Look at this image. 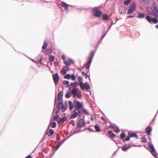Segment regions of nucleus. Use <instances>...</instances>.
I'll return each mask as SVG.
<instances>
[{"mask_svg": "<svg viewBox=\"0 0 158 158\" xmlns=\"http://www.w3.org/2000/svg\"><path fill=\"white\" fill-rule=\"evenodd\" d=\"M95 53V52L94 51H91L90 53L89 57V60L85 65V67L87 69H89V68L90 65L92 60L93 58Z\"/></svg>", "mask_w": 158, "mask_h": 158, "instance_id": "1", "label": "nucleus"}, {"mask_svg": "<svg viewBox=\"0 0 158 158\" xmlns=\"http://www.w3.org/2000/svg\"><path fill=\"white\" fill-rule=\"evenodd\" d=\"M71 92L73 98H75V97L78 98H81V93L78 92V89L77 88L73 89L71 91Z\"/></svg>", "mask_w": 158, "mask_h": 158, "instance_id": "2", "label": "nucleus"}, {"mask_svg": "<svg viewBox=\"0 0 158 158\" xmlns=\"http://www.w3.org/2000/svg\"><path fill=\"white\" fill-rule=\"evenodd\" d=\"M78 115L81 117L82 115V114L81 110L75 108L73 111V113L70 116L71 118H76Z\"/></svg>", "mask_w": 158, "mask_h": 158, "instance_id": "3", "label": "nucleus"}, {"mask_svg": "<svg viewBox=\"0 0 158 158\" xmlns=\"http://www.w3.org/2000/svg\"><path fill=\"white\" fill-rule=\"evenodd\" d=\"M79 85L81 89L83 90L85 89L86 90H88L90 88V86L87 83H85L84 84L82 82H81L79 84Z\"/></svg>", "mask_w": 158, "mask_h": 158, "instance_id": "4", "label": "nucleus"}, {"mask_svg": "<svg viewBox=\"0 0 158 158\" xmlns=\"http://www.w3.org/2000/svg\"><path fill=\"white\" fill-rule=\"evenodd\" d=\"M147 20L149 22H152L153 23H158V21L155 18H151V17L149 16H147L146 17Z\"/></svg>", "mask_w": 158, "mask_h": 158, "instance_id": "5", "label": "nucleus"}, {"mask_svg": "<svg viewBox=\"0 0 158 158\" xmlns=\"http://www.w3.org/2000/svg\"><path fill=\"white\" fill-rule=\"evenodd\" d=\"M52 77L55 84L56 85L59 80V76L57 73L52 75Z\"/></svg>", "mask_w": 158, "mask_h": 158, "instance_id": "6", "label": "nucleus"}, {"mask_svg": "<svg viewBox=\"0 0 158 158\" xmlns=\"http://www.w3.org/2000/svg\"><path fill=\"white\" fill-rule=\"evenodd\" d=\"M135 10V6L134 4H133L131 5L130 8L128 10L127 12L128 14H132Z\"/></svg>", "mask_w": 158, "mask_h": 158, "instance_id": "7", "label": "nucleus"}, {"mask_svg": "<svg viewBox=\"0 0 158 158\" xmlns=\"http://www.w3.org/2000/svg\"><path fill=\"white\" fill-rule=\"evenodd\" d=\"M85 123L84 120L83 119L80 118L77 122V126L79 127H81L85 126Z\"/></svg>", "mask_w": 158, "mask_h": 158, "instance_id": "8", "label": "nucleus"}, {"mask_svg": "<svg viewBox=\"0 0 158 158\" xmlns=\"http://www.w3.org/2000/svg\"><path fill=\"white\" fill-rule=\"evenodd\" d=\"M149 148L151 149V152L152 154V155L156 158H157L156 156V153L154 148L152 145L149 146Z\"/></svg>", "mask_w": 158, "mask_h": 158, "instance_id": "9", "label": "nucleus"}, {"mask_svg": "<svg viewBox=\"0 0 158 158\" xmlns=\"http://www.w3.org/2000/svg\"><path fill=\"white\" fill-rule=\"evenodd\" d=\"M83 107V103L77 101L76 103L75 107L76 109L81 110Z\"/></svg>", "mask_w": 158, "mask_h": 158, "instance_id": "10", "label": "nucleus"}, {"mask_svg": "<svg viewBox=\"0 0 158 158\" xmlns=\"http://www.w3.org/2000/svg\"><path fill=\"white\" fill-rule=\"evenodd\" d=\"M93 14L96 17H100L101 16L102 12L99 10L96 9L94 11Z\"/></svg>", "mask_w": 158, "mask_h": 158, "instance_id": "11", "label": "nucleus"}, {"mask_svg": "<svg viewBox=\"0 0 158 158\" xmlns=\"http://www.w3.org/2000/svg\"><path fill=\"white\" fill-rule=\"evenodd\" d=\"M152 130V128L150 126L148 127L146 129L145 132L148 135H149Z\"/></svg>", "mask_w": 158, "mask_h": 158, "instance_id": "12", "label": "nucleus"}, {"mask_svg": "<svg viewBox=\"0 0 158 158\" xmlns=\"http://www.w3.org/2000/svg\"><path fill=\"white\" fill-rule=\"evenodd\" d=\"M60 5L61 6L64 7V8L65 10H68V7L69 6V5L66 3H64V2H62L60 4Z\"/></svg>", "mask_w": 158, "mask_h": 158, "instance_id": "13", "label": "nucleus"}, {"mask_svg": "<svg viewBox=\"0 0 158 158\" xmlns=\"http://www.w3.org/2000/svg\"><path fill=\"white\" fill-rule=\"evenodd\" d=\"M128 136L131 137H135L136 138H138V136L136 133H133L131 132H129L128 133Z\"/></svg>", "mask_w": 158, "mask_h": 158, "instance_id": "14", "label": "nucleus"}, {"mask_svg": "<svg viewBox=\"0 0 158 158\" xmlns=\"http://www.w3.org/2000/svg\"><path fill=\"white\" fill-rule=\"evenodd\" d=\"M130 146L129 145L125 144L124 145L122 148V149L123 151H125L127 149L130 148Z\"/></svg>", "mask_w": 158, "mask_h": 158, "instance_id": "15", "label": "nucleus"}, {"mask_svg": "<svg viewBox=\"0 0 158 158\" xmlns=\"http://www.w3.org/2000/svg\"><path fill=\"white\" fill-rule=\"evenodd\" d=\"M64 64L67 65L66 66L68 67V66H69L71 63H73V61L72 60H69L68 61H64Z\"/></svg>", "mask_w": 158, "mask_h": 158, "instance_id": "16", "label": "nucleus"}, {"mask_svg": "<svg viewBox=\"0 0 158 158\" xmlns=\"http://www.w3.org/2000/svg\"><path fill=\"white\" fill-rule=\"evenodd\" d=\"M68 104L69 110H72L74 107V105L73 104L72 102L71 101H69L68 102Z\"/></svg>", "mask_w": 158, "mask_h": 158, "instance_id": "17", "label": "nucleus"}, {"mask_svg": "<svg viewBox=\"0 0 158 158\" xmlns=\"http://www.w3.org/2000/svg\"><path fill=\"white\" fill-rule=\"evenodd\" d=\"M108 134L112 138H114L115 136V134H114L112 131H109L108 132Z\"/></svg>", "mask_w": 158, "mask_h": 158, "instance_id": "18", "label": "nucleus"}, {"mask_svg": "<svg viewBox=\"0 0 158 158\" xmlns=\"http://www.w3.org/2000/svg\"><path fill=\"white\" fill-rule=\"evenodd\" d=\"M63 92L62 90L57 95V98L60 100L61 98V97L63 95Z\"/></svg>", "mask_w": 158, "mask_h": 158, "instance_id": "19", "label": "nucleus"}, {"mask_svg": "<svg viewBox=\"0 0 158 158\" xmlns=\"http://www.w3.org/2000/svg\"><path fill=\"white\" fill-rule=\"evenodd\" d=\"M103 19L105 20H108L109 19V16L107 15L104 14L102 15Z\"/></svg>", "mask_w": 158, "mask_h": 158, "instance_id": "20", "label": "nucleus"}, {"mask_svg": "<svg viewBox=\"0 0 158 158\" xmlns=\"http://www.w3.org/2000/svg\"><path fill=\"white\" fill-rule=\"evenodd\" d=\"M66 120L67 118L65 117H63L60 118V120L58 121V123H60V122H64Z\"/></svg>", "mask_w": 158, "mask_h": 158, "instance_id": "21", "label": "nucleus"}, {"mask_svg": "<svg viewBox=\"0 0 158 158\" xmlns=\"http://www.w3.org/2000/svg\"><path fill=\"white\" fill-rule=\"evenodd\" d=\"M72 94L71 92L68 91L66 93L65 95V97L67 98H69L71 96Z\"/></svg>", "mask_w": 158, "mask_h": 158, "instance_id": "22", "label": "nucleus"}, {"mask_svg": "<svg viewBox=\"0 0 158 158\" xmlns=\"http://www.w3.org/2000/svg\"><path fill=\"white\" fill-rule=\"evenodd\" d=\"M54 133V131L52 129H50L49 130L48 133V135L49 136H50L51 135H53Z\"/></svg>", "mask_w": 158, "mask_h": 158, "instance_id": "23", "label": "nucleus"}, {"mask_svg": "<svg viewBox=\"0 0 158 158\" xmlns=\"http://www.w3.org/2000/svg\"><path fill=\"white\" fill-rule=\"evenodd\" d=\"M94 128L95 129V130L97 132H99L100 131V130L99 127L98 125H96L94 127Z\"/></svg>", "mask_w": 158, "mask_h": 158, "instance_id": "24", "label": "nucleus"}, {"mask_svg": "<svg viewBox=\"0 0 158 158\" xmlns=\"http://www.w3.org/2000/svg\"><path fill=\"white\" fill-rule=\"evenodd\" d=\"M51 127L52 128H55L56 126V122H51Z\"/></svg>", "mask_w": 158, "mask_h": 158, "instance_id": "25", "label": "nucleus"}, {"mask_svg": "<svg viewBox=\"0 0 158 158\" xmlns=\"http://www.w3.org/2000/svg\"><path fill=\"white\" fill-rule=\"evenodd\" d=\"M145 16V14L143 13H139L138 14V18H142L144 17Z\"/></svg>", "mask_w": 158, "mask_h": 158, "instance_id": "26", "label": "nucleus"}, {"mask_svg": "<svg viewBox=\"0 0 158 158\" xmlns=\"http://www.w3.org/2000/svg\"><path fill=\"white\" fill-rule=\"evenodd\" d=\"M48 45V44L47 42L46 41H44V44L43 46L42 47V48L43 49H45L47 47Z\"/></svg>", "mask_w": 158, "mask_h": 158, "instance_id": "27", "label": "nucleus"}, {"mask_svg": "<svg viewBox=\"0 0 158 158\" xmlns=\"http://www.w3.org/2000/svg\"><path fill=\"white\" fill-rule=\"evenodd\" d=\"M155 10L157 13H156L153 11L152 14L154 16H158V6L157 8H155Z\"/></svg>", "mask_w": 158, "mask_h": 158, "instance_id": "28", "label": "nucleus"}, {"mask_svg": "<svg viewBox=\"0 0 158 158\" xmlns=\"http://www.w3.org/2000/svg\"><path fill=\"white\" fill-rule=\"evenodd\" d=\"M64 68H63L62 70L61 71V74L63 75H64L66 73V71L64 69Z\"/></svg>", "mask_w": 158, "mask_h": 158, "instance_id": "29", "label": "nucleus"}, {"mask_svg": "<svg viewBox=\"0 0 158 158\" xmlns=\"http://www.w3.org/2000/svg\"><path fill=\"white\" fill-rule=\"evenodd\" d=\"M63 83L64 85H66L67 86L66 87H67L69 85V82L67 81H64L63 82Z\"/></svg>", "mask_w": 158, "mask_h": 158, "instance_id": "30", "label": "nucleus"}, {"mask_svg": "<svg viewBox=\"0 0 158 158\" xmlns=\"http://www.w3.org/2000/svg\"><path fill=\"white\" fill-rule=\"evenodd\" d=\"M54 59V57L52 56H50L49 60L51 62H53Z\"/></svg>", "mask_w": 158, "mask_h": 158, "instance_id": "31", "label": "nucleus"}, {"mask_svg": "<svg viewBox=\"0 0 158 158\" xmlns=\"http://www.w3.org/2000/svg\"><path fill=\"white\" fill-rule=\"evenodd\" d=\"M65 79H69L70 78V75L69 74H67L64 76Z\"/></svg>", "mask_w": 158, "mask_h": 158, "instance_id": "32", "label": "nucleus"}, {"mask_svg": "<svg viewBox=\"0 0 158 158\" xmlns=\"http://www.w3.org/2000/svg\"><path fill=\"white\" fill-rule=\"evenodd\" d=\"M125 135V134L123 133H122L120 135V138L123 141V139H124Z\"/></svg>", "mask_w": 158, "mask_h": 158, "instance_id": "33", "label": "nucleus"}, {"mask_svg": "<svg viewBox=\"0 0 158 158\" xmlns=\"http://www.w3.org/2000/svg\"><path fill=\"white\" fill-rule=\"evenodd\" d=\"M131 0H126L124 2V4L125 5H127L130 3Z\"/></svg>", "mask_w": 158, "mask_h": 158, "instance_id": "34", "label": "nucleus"}, {"mask_svg": "<svg viewBox=\"0 0 158 158\" xmlns=\"http://www.w3.org/2000/svg\"><path fill=\"white\" fill-rule=\"evenodd\" d=\"M49 51H50V49L48 48L46 50L43 51V52H44L45 54L47 55L48 53V52Z\"/></svg>", "mask_w": 158, "mask_h": 158, "instance_id": "35", "label": "nucleus"}, {"mask_svg": "<svg viewBox=\"0 0 158 158\" xmlns=\"http://www.w3.org/2000/svg\"><path fill=\"white\" fill-rule=\"evenodd\" d=\"M78 85V83L77 82H75L74 83H71L70 84V85H73L74 87H76Z\"/></svg>", "mask_w": 158, "mask_h": 158, "instance_id": "36", "label": "nucleus"}, {"mask_svg": "<svg viewBox=\"0 0 158 158\" xmlns=\"http://www.w3.org/2000/svg\"><path fill=\"white\" fill-rule=\"evenodd\" d=\"M114 131L117 133H118L119 132V129L117 128H116V127L114 128Z\"/></svg>", "mask_w": 158, "mask_h": 158, "instance_id": "37", "label": "nucleus"}, {"mask_svg": "<svg viewBox=\"0 0 158 158\" xmlns=\"http://www.w3.org/2000/svg\"><path fill=\"white\" fill-rule=\"evenodd\" d=\"M129 139H130V138H129V136H126V137L125 136V137L124 138V139H123V141H128V140H129Z\"/></svg>", "mask_w": 158, "mask_h": 158, "instance_id": "38", "label": "nucleus"}, {"mask_svg": "<svg viewBox=\"0 0 158 158\" xmlns=\"http://www.w3.org/2000/svg\"><path fill=\"white\" fill-rule=\"evenodd\" d=\"M60 143H58L57 146L55 147L54 148L56 150H57L59 147L60 146Z\"/></svg>", "mask_w": 158, "mask_h": 158, "instance_id": "39", "label": "nucleus"}, {"mask_svg": "<svg viewBox=\"0 0 158 158\" xmlns=\"http://www.w3.org/2000/svg\"><path fill=\"white\" fill-rule=\"evenodd\" d=\"M70 78L73 80H74L75 79V77L74 74H72L70 76Z\"/></svg>", "mask_w": 158, "mask_h": 158, "instance_id": "40", "label": "nucleus"}, {"mask_svg": "<svg viewBox=\"0 0 158 158\" xmlns=\"http://www.w3.org/2000/svg\"><path fill=\"white\" fill-rule=\"evenodd\" d=\"M142 142H143L144 143H146L147 142V139L145 138L144 137H143V138H142Z\"/></svg>", "mask_w": 158, "mask_h": 158, "instance_id": "41", "label": "nucleus"}, {"mask_svg": "<svg viewBox=\"0 0 158 158\" xmlns=\"http://www.w3.org/2000/svg\"><path fill=\"white\" fill-rule=\"evenodd\" d=\"M59 117V116L58 115H56L54 116L53 119L55 120H56Z\"/></svg>", "mask_w": 158, "mask_h": 158, "instance_id": "42", "label": "nucleus"}, {"mask_svg": "<svg viewBox=\"0 0 158 158\" xmlns=\"http://www.w3.org/2000/svg\"><path fill=\"white\" fill-rule=\"evenodd\" d=\"M82 112L87 114H89V113L85 109H83L82 110Z\"/></svg>", "mask_w": 158, "mask_h": 158, "instance_id": "43", "label": "nucleus"}, {"mask_svg": "<svg viewBox=\"0 0 158 158\" xmlns=\"http://www.w3.org/2000/svg\"><path fill=\"white\" fill-rule=\"evenodd\" d=\"M63 68H65L64 69L66 71L69 70V68L67 66H64Z\"/></svg>", "mask_w": 158, "mask_h": 158, "instance_id": "44", "label": "nucleus"}, {"mask_svg": "<svg viewBox=\"0 0 158 158\" xmlns=\"http://www.w3.org/2000/svg\"><path fill=\"white\" fill-rule=\"evenodd\" d=\"M25 158H32V157L31 155H28Z\"/></svg>", "mask_w": 158, "mask_h": 158, "instance_id": "45", "label": "nucleus"}, {"mask_svg": "<svg viewBox=\"0 0 158 158\" xmlns=\"http://www.w3.org/2000/svg\"><path fill=\"white\" fill-rule=\"evenodd\" d=\"M61 58L63 60H64L65 58V57L64 55H63L62 56Z\"/></svg>", "mask_w": 158, "mask_h": 158, "instance_id": "46", "label": "nucleus"}, {"mask_svg": "<svg viewBox=\"0 0 158 158\" xmlns=\"http://www.w3.org/2000/svg\"><path fill=\"white\" fill-rule=\"evenodd\" d=\"M134 17V16L133 15H128L127 16V17L128 18H132V17Z\"/></svg>", "mask_w": 158, "mask_h": 158, "instance_id": "47", "label": "nucleus"}, {"mask_svg": "<svg viewBox=\"0 0 158 158\" xmlns=\"http://www.w3.org/2000/svg\"><path fill=\"white\" fill-rule=\"evenodd\" d=\"M82 75H85V76L86 75V74L85 72H82Z\"/></svg>", "mask_w": 158, "mask_h": 158, "instance_id": "48", "label": "nucleus"}, {"mask_svg": "<svg viewBox=\"0 0 158 158\" xmlns=\"http://www.w3.org/2000/svg\"><path fill=\"white\" fill-rule=\"evenodd\" d=\"M90 119L91 121H93L94 120L93 118L92 117H90Z\"/></svg>", "mask_w": 158, "mask_h": 158, "instance_id": "49", "label": "nucleus"}, {"mask_svg": "<svg viewBox=\"0 0 158 158\" xmlns=\"http://www.w3.org/2000/svg\"><path fill=\"white\" fill-rule=\"evenodd\" d=\"M102 119L104 121H105V119L103 117L102 118Z\"/></svg>", "mask_w": 158, "mask_h": 158, "instance_id": "50", "label": "nucleus"}, {"mask_svg": "<svg viewBox=\"0 0 158 158\" xmlns=\"http://www.w3.org/2000/svg\"><path fill=\"white\" fill-rule=\"evenodd\" d=\"M156 27L158 29V24L156 26Z\"/></svg>", "mask_w": 158, "mask_h": 158, "instance_id": "51", "label": "nucleus"}]
</instances>
